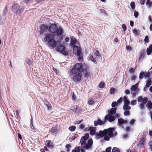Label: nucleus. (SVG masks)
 Wrapping results in <instances>:
<instances>
[{"label": "nucleus", "mask_w": 152, "mask_h": 152, "mask_svg": "<svg viewBox=\"0 0 152 152\" xmlns=\"http://www.w3.org/2000/svg\"><path fill=\"white\" fill-rule=\"evenodd\" d=\"M51 140H47L46 141V142L47 143V146L48 147H50V145L51 144H50V142H51Z\"/></svg>", "instance_id": "57"}, {"label": "nucleus", "mask_w": 152, "mask_h": 152, "mask_svg": "<svg viewBox=\"0 0 152 152\" xmlns=\"http://www.w3.org/2000/svg\"><path fill=\"white\" fill-rule=\"evenodd\" d=\"M73 53L78 57L79 61H80L83 59L82 50L80 47H76V50H75L74 51L73 50Z\"/></svg>", "instance_id": "5"}, {"label": "nucleus", "mask_w": 152, "mask_h": 152, "mask_svg": "<svg viewBox=\"0 0 152 152\" xmlns=\"http://www.w3.org/2000/svg\"><path fill=\"white\" fill-rule=\"evenodd\" d=\"M69 129L71 132H73L76 129L75 126L73 125L70 126L69 128Z\"/></svg>", "instance_id": "29"}, {"label": "nucleus", "mask_w": 152, "mask_h": 152, "mask_svg": "<svg viewBox=\"0 0 152 152\" xmlns=\"http://www.w3.org/2000/svg\"><path fill=\"white\" fill-rule=\"evenodd\" d=\"M139 15V13L138 12L135 11L134 12V16L135 18H137L138 16Z\"/></svg>", "instance_id": "58"}, {"label": "nucleus", "mask_w": 152, "mask_h": 152, "mask_svg": "<svg viewBox=\"0 0 152 152\" xmlns=\"http://www.w3.org/2000/svg\"><path fill=\"white\" fill-rule=\"evenodd\" d=\"M144 104H142V103H141L139 105V107L140 110H143L145 107L144 106Z\"/></svg>", "instance_id": "44"}, {"label": "nucleus", "mask_w": 152, "mask_h": 152, "mask_svg": "<svg viewBox=\"0 0 152 152\" xmlns=\"http://www.w3.org/2000/svg\"><path fill=\"white\" fill-rule=\"evenodd\" d=\"M89 58L90 60L93 62L95 64H96L97 62L95 58L93 56L91 55L89 56Z\"/></svg>", "instance_id": "24"}, {"label": "nucleus", "mask_w": 152, "mask_h": 152, "mask_svg": "<svg viewBox=\"0 0 152 152\" xmlns=\"http://www.w3.org/2000/svg\"><path fill=\"white\" fill-rule=\"evenodd\" d=\"M123 101L124 104H130V101L129 99L128 98V97L127 96H125L123 97Z\"/></svg>", "instance_id": "17"}, {"label": "nucleus", "mask_w": 152, "mask_h": 152, "mask_svg": "<svg viewBox=\"0 0 152 152\" xmlns=\"http://www.w3.org/2000/svg\"><path fill=\"white\" fill-rule=\"evenodd\" d=\"M143 97L142 96H140L137 98V101L138 102H141L143 99Z\"/></svg>", "instance_id": "56"}, {"label": "nucleus", "mask_w": 152, "mask_h": 152, "mask_svg": "<svg viewBox=\"0 0 152 152\" xmlns=\"http://www.w3.org/2000/svg\"><path fill=\"white\" fill-rule=\"evenodd\" d=\"M146 106L148 109L151 110L152 109V102L151 100L148 101Z\"/></svg>", "instance_id": "18"}, {"label": "nucleus", "mask_w": 152, "mask_h": 152, "mask_svg": "<svg viewBox=\"0 0 152 152\" xmlns=\"http://www.w3.org/2000/svg\"><path fill=\"white\" fill-rule=\"evenodd\" d=\"M146 4L148 7H150L152 6V2L150 0H146Z\"/></svg>", "instance_id": "28"}, {"label": "nucleus", "mask_w": 152, "mask_h": 152, "mask_svg": "<svg viewBox=\"0 0 152 152\" xmlns=\"http://www.w3.org/2000/svg\"><path fill=\"white\" fill-rule=\"evenodd\" d=\"M89 66L85 63H77L72 68L70 72L74 75L72 77V80L75 82L79 83L81 80L82 77V73L86 78H88L90 76V72L88 69Z\"/></svg>", "instance_id": "2"}, {"label": "nucleus", "mask_w": 152, "mask_h": 152, "mask_svg": "<svg viewBox=\"0 0 152 152\" xmlns=\"http://www.w3.org/2000/svg\"><path fill=\"white\" fill-rule=\"evenodd\" d=\"M87 143L90 145L89 147L91 148L92 145L93 144V141L92 138H90L87 141Z\"/></svg>", "instance_id": "27"}, {"label": "nucleus", "mask_w": 152, "mask_h": 152, "mask_svg": "<svg viewBox=\"0 0 152 152\" xmlns=\"http://www.w3.org/2000/svg\"><path fill=\"white\" fill-rule=\"evenodd\" d=\"M115 120V119L113 116L109 115V116L108 117V121L110 122H113Z\"/></svg>", "instance_id": "21"}, {"label": "nucleus", "mask_w": 152, "mask_h": 152, "mask_svg": "<svg viewBox=\"0 0 152 152\" xmlns=\"http://www.w3.org/2000/svg\"><path fill=\"white\" fill-rule=\"evenodd\" d=\"M77 106L76 105V106L75 105L74 106H72L71 107L70 110H71L73 112H76L77 110Z\"/></svg>", "instance_id": "25"}, {"label": "nucleus", "mask_w": 152, "mask_h": 152, "mask_svg": "<svg viewBox=\"0 0 152 152\" xmlns=\"http://www.w3.org/2000/svg\"><path fill=\"white\" fill-rule=\"evenodd\" d=\"M125 111L124 113V115L125 116L129 115L130 114V111L129 110H124Z\"/></svg>", "instance_id": "42"}, {"label": "nucleus", "mask_w": 152, "mask_h": 152, "mask_svg": "<svg viewBox=\"0 0 152 152\" xmlns=\"http://www.w3.org/2000/svg\"><path fill=\"white\" fill-rule=\"evenodd\" d=\"M123 98L122 97H120L119 98V99L116 102H117L118 104L121 103L123 101Z\"/></svg>", "instance_id": "51"}, {"label": "nucleus", "mask_w": 152, "mask_h": 152, "mask_svg": "<svg viewBox=\"0 0 152 152\" xmlns=\"http://www.w3.org/2000/svg\"><path fill=\"white\" fill-rule=\"evenodd\" d=\"M111 147H108L106 148L105 149V152H111Z\"/></svg>", "instance_id": "54"}, {"label": "nucleus", "mask_w": 152, "mask_h": 152, "mask_svg": "<svg viewBox=\"0 0 152 152\" xmlns=\"http://www.w3.org/2000/svg\"><path fill=\"white\" fill-rule=\"evenodd\" d=\"M117 102L115 101L113 102L111 104V106L112 107L115 108V106H118Z\"/></svg>", "instance_id": "40"}, {"label": "nucleus", "mask_w": 152, "mask_h": 152, "mask_svg": "<svg viewBox=\"0 0 152 152\" xmlns=\"http://www.w3.org/2000/svg\"><path fill=\"white\" fill-rule=\"evenodd\" d=\"M145 53V49H143L140 51V53L139 55V58H138L139 61H140L141 60H142L144 58Z\"/></svg>", "instance_id": "9"}, {"label": "nucleus", "mask_w": 152, "mask_h": 152, "mask_svg": "<svg viewBox=\"0 0 152 152\" xmlns=\"http://www.w3.org/2000/svg\"><path fill=\"white\" fill-rule=\"evenodd\" d=\"M7 6L5 7V8L3 10V14L4 15H5L7 13Z\"/></svg>", "instance_id": "60"}, {"label": "nucleus", "mask_w": 152, "mask_h": 152, "mask_svg": "<svg viewBox=\"0 0 152 152\" xmlns=\"http://www.w3.org/2000/svg\"><path fill=\"white\" fill-rule=\"evenodd\" d=\"M128 122V121L127 120H124L122 118H120L118 119L117 124L118 126H121L124 124H127Z\"/></svg>", "instance_id": "10"}, {"label": "nucleus", "mask_w": 152, "mask_h": 152, "mask_svg": "<svg viewBox=\"0 0 152 152\" xmlns=\"http://www.w3.org/2000/svg\"><path fill=\"white\" fill-rule=\"evenodd\" d=\"M144 142L145 139L144 138L142 137L140 139L139 142V143L137 144V146H139L140 144H141L142 146L140 147V148L142 147L144 144Z\"/></svg>", "instance_id": "20"}, {"label": "nucleus", "mask_w": 152, "mask_h": 152, "mask_svg": "<svg viewBox=\"0 0 152 152\" xmlns=\"http://www.w3.org/2000/svg\"><path fill=\"white\" fill-rule=\"evenodd\" d=\"M93 53L97 58L99 59L102 60V57L100 53H99L98 50L94 49L93 50Z\"/></svg>", "instance_id": "13"}, {"label": "nucleus", "mask_w": 152, "mask_h": 152, "mask_svg": "<svg viewBox=\"0 0 152 152\" xmlns=\"http://www.w3.org/2000/svg\"><path fill=\"white\" fill-rule=\"evenodd\" d=\"M90 145L88 144L87 143H86H86H84L83 144L81 145V147L82 148H84L86 149V150H89V149H91V148L89 147Z\"/></svg>", "instance_id": "15"}, {"label": "nucleus", "mask_w": 152, "mask_h": 152, "mask_svg": "<svg viewBox=\"0 0 152 152\" xmlns=\"http://www.w3.org/2000/svg\"><path fill=\"white\" fill-rule=\"evenodd\" d=\"M100 12L104 15H105L106 14L105 11L103 9H100Z\"/></svg>", "instance_id": "64"}, {"label": "nucleus", "mask_w": 152, "mask_h": 152, "mask_svg": "<svg viewBox=\"0 0 152 152\" xmlns=\"http://www.w3.org/2000/svg\"><path fill=\"white\" fill-rule=\"evenodd\" d=\"M144 41L145 43H147L149 42L148 37V36H146L144 39Z\"/></svg>", "instance_id": "48"}, {"label": "nucleus", "mask_w": 152, "mask_h": 152, "mask_svg": "<svg viewBox=\"0 0 152 152\" xmlns=\"http://www.w3.org/2000/svg\"><path fill=\"white\" fill-rule=\"evenodd\" d=\"M145 73L144 72L141 71L139 74V78L140 79H142L144 77H145Z\"/></svg>", "instance_id": "22"}, {"label": "nucleus", "mask_w": 152, "mask_h": 152, "mask_svg": "<svg viewBox=\"0 0 152 152\" xmlns=\"http://www.w3.org/2000/svg\"><path fill=\"white\" fill-rule=\"evenodd\" d=\"M126 50L128 51L129 52H130L132 50V48L129 45L128 46L126 45Z\"/></svg>", "instance_id": "43"}, {"label": "nucleus", "mask_w": 152, "mask_h": 152, "mask_svg": "<svg viewBox=\"0 0 152 152\" xmlns=\"http://www.w3.org/2000/svg\"><path fill=\"white\" fill-rule=\"evenodd\" d=\"M122 28L123 29L124 31L125 32L127 29L126 25L125 24H123L122 25Z\"/></svg>", "instance_id": "50"}, {"label": "nucleus", "mask_w": 152, "mask_h": 152, "mask_svg": "<svg viewBox=\"0 0 152 152\" xmlns=\"http://www.w3.org/2000/svg\"><path fill=\"white\" fill-rule=\"evenodd\" d=\"M137 88L136 87H135L134 85H133L132 86L130 90L131 91H136L137 89Z\"/></svg>", "instance_id": "41"}, {"label": "nucleus", "mask_w": 152, "mask_h": 152, "mask_svg": "<svg viewBox=\"0 0 152 152\" xmlns=\"http://www.w3.org/2000/svg\"><path fill=\"white\" fill-rule=\"evenodd\" d=\"M102 121L99 118L97 119V120L94 121V124L95 126H96L98 125L102 126Z\"/></svg>", "instance_id": "12"}, {"label": "nucleus", "mask_w": 152, "mask_h": 152, "mask_svg": "<svg viewBox=\"0 0 152 152\" xmlns=\"http://www.w3.org/2000/svg\"><path fill=\"white\" fill-rule=\"evenodd\" d=\"M116 90V89L113 87L111 88L110 90V94H114Z\"/></svg>", "instance_id": "36"}, {"label": "nucleus", "mask_w": 152, "mask_h": 152, "mask_svg": "<svg viewBox=\"0 0 152 152\" xmlns=\"http://www.w3.org/2000/svg\"><path fill=\"white\" fill-rule=\"evenodd\" d=\"M152 83L151 78L147 79L145 85L146 88H148L152 85Z\"/></svg>", "instance_id": "14"}, {"label": "nucleus", "mask_w": 152, "mask_h": 152, "mask_svg": "<svg viewBox=\"0 0 152 152\" xmlns=\"http://www.w3.org/2000/svg\"><path fill=\"white\" fill-rule=\"evenodd\" d=\"M105 85V83L103 81L100 82L98 86L100 88H104Z\"/></svg>", "instance_id": "23"}, {"label": "nucleus", "mask_w": 152, "mask_h": 152, "mask_svg": "<svg viewBox=\"0 0 152 152\" xmlns=\"http://www.w3.org/2000/svg\"><path fill=\"white\" fill-rule=\"evenodd\" d=\"M107 129L108 131H109L110 132V134H108V137H109V140L110 138L113 137L117 135L118 133L116 131L114 133V132L115 131V127H110L108 128Z\"/></svg>", "instance_id": "7"}, {"label": "nucleus", "mask_w": 152, "mask_h": 152, "mask_svg": "<svg viewBox=\"0 0 152 152\" xmlns=\"http://www.w3.org/2000/svg\"><path fill=\"white\" fill-rule=\"evenodd\" d=\"M90 131V135L92 136L94 135L95 134L96 132V128L95 127H92Z\"/></svg>", "instance_id": "19"}, {"label": "nucleus", "mask_w": 152, "mask_h": 152, "mask_svg": "<svg viewBox=\"0 0 152 152\" xmlns=\"http://www.w3.org/2000/svg\"><path fill=\"white\" fill-rule=\"evenodd\" d=\"M26 61L28 65H30L32 64V62L30 60L29 58H27L26 59Z\"/></svg>", "instance_id": "39"}, {"label": "nucleus", "mask_w": 152, "mask_h": 152, "mask_svg": "<svg viewBox=\"0 0 152 152\" xmlns=\"http://www.w3.org/2000/svg\"><path fill=\"white\" fill-rule=\"evenodd\" d=\"M150 148L151 151H152V141H150L148 143Z\"/></svg>", "instance_id": "53"}, {"label": "nucleus", "mask_w": 152, "mask_h": 152, "mask_svg": "<svg viewBox=\"0 0 152 152\" xmlns=\"http://www.w3.org/2000/svg\"><path fill=\"white\" fill-rule=\"evenodd\" d=\"M133 33L135 36H138L139 35L138 31L137 29L135 28H134L133 30Z\"/></svg>", "instance_id": "33"}, {"label": "nucleus", "mask_w": 152, "mask_h": 152, "mask_svg": "<svg viewBox=\"0 0 152 152\" xmlns=\"http://www.w3.org/2000/svg\"><path fill=\"white\" fill-rule=\"evenodd\" d=\"M92 127H91L90 126H88L87 127H86V128H84L83 129V130L84 131H85V132H86L87 131H89L91 130V129Z\"/></svg>", "instance_id": "52"}, {"label": "nucleus", "mask_w": 152, "mask_h": 152, "mask_svg": "<svg viewBox=\"0 0 152 152\" xmlns=\"http://www.w3.org/2000/svg\"><path fill=\"white\" fill-rule=\"evenodd\" d=\"M126 131L127 133H129L131 131V127L129 126L126 127Z\"/></svg>", "instance_id": "47"}, {"label": "nucleus", "mask_w": 152, "mask_h": 152, "mask_svg": "<svg viewBox=\"0 0 152 152\" xmlns=\"http://www.w3.org/2000/svg\"><path fill=\"white\" fill-rule=\"evenodd\" d=\"M89 137V134L88 133H86L84 136H82L80 140L81 144L82 145L84 143H86V141L88 139Z\"/></svg>", "instance_id": "8"}, {"label": "nucleus", "mask_w": 152, "mask_h": 152, "mask_svg": "<svg viewBox=\"0 0 152 152\" xmlns=\"http://www.w3.org/2000/svg\"><path fill=\"white\" fill-rule=\"evenodd\" d=\"M146 53L148 55H150L151 54V52H152V51H151V50H150L148 48H147L146 49Z\"/></svg>", "instance_id": "49"}, {"label": "nucleus", "mask_w": 152, "mask_h": 152, "mask_svg": "<svg viewBox=\"0 0 152 152\" xmlns=\"http://www.w3.org/2000/svg\"><path fill=\"white\" fill-rule=\"evenodd\" d=\"M137 104V100H133L131 101V104L132 105H134Z\"/></svg>", "instance_id": "46"}, {"label": "nucleus", "mask_w": 152, "mask_h": 152, "mask_svg": "<svg viewBox=\"0 0 152 152\" xmlns=\"http://www.w3.org/2000/svg\"><path fill=\"white\" fill-rule=\"evenodd\" d=\"M47 106L48 109V110H50L52 108V106L50 103L49 102L45 104Z\"/></svg>", "instance_id": "34"}, {"label": "nucleus", "mask_w": 152, "mask_h": 152, "mask_svg": "<svg viewBox=\"0 0 152 152\" xmlns=\"http://www.w3.org/2000/svg\"><path fill=\"white\" fill-rule=\"evenodd\" d=\"M110 131H108L107 129H105L103 130H100L99 132H97L95 134V136L97 139H99L100 138L104 137V139L105 141H109V137L108 134H110Z\"/></svg>", "instance_id": "3"}, {"label": "nucleus", "mask_w": 152, "mask_h": 152, "mask_svg": "<svg viewBox=\"0 0 152 152\" xmlns=\"http://www.w3.org/2000/svg\"><path fill=\"white\" fill-rule=\"evenodd\" d=\"M139 90V89L138 88H137L136 91H135V92H134L133 93V97H134L135 96L136 94L138 93Z\"/></svg>", "instance_id": "59"}, {"label": "nucleus", "mask_w": 152, "mask_h": 152, "mask_svg": "<svg viewBox=\"0 0 152 152\" xmlns=\"http://www.w3.org/2000/svg\"><path fill=\"white\" fill-rule=\"evenodd\" d=\"M135 70V69H134L133 67H131L129 69V72L130 73H132Z\"/></svg>", "instance_id": "55"}, {"label": "nucleus", "mask_w": 152, "mask_h": 152, "mask_svg": "<svg viewBox=\"0 0 152 152\" xmlns=\"http://www.w3.org/2000/svg\"><path fill=\"white\" fill-rule=\"evenodd\" d=\"M30 127L32 131L33 132H35L37 130V129L34 127V126H31Z\"/></svg>", "instance_id": "61"}, {"label": "nucleus", "mask_w": 152, "mask_h": 152, "mask_svg": "<svg viewBox=\"0 0 152 152\" xmlns=\"http://www.w3.org/2000/svg\"><path fill=\"white\" fill-rule=\"evenodd\" d=\"M148 22L151 23H152V18H151V16L149 15L148 17Z\"/></svg>", "instance_id": "63"}, {"label": "nucleus", "mask_w": 152, "mask_h": 152, "mask_svg": "<svg viewBox=\"0 0 152 152\" xmlns=\"http://www.w3.org/2000/svg\"><path fill=\"white\" fill-rule=\"evenodd\" d=\"M83 121V120L81 119L79 121H75L76 123L75 124H79L81 123Z\"/></svg>", "instance_id": "62"}, {"label": "nucleus", "mask_w": 152, "mask_h": 152, "mask_svg": "<svg viewBox=\"0 0 152 152\" xmlns=\"http://www.w3.org/2000/svg\"><path fill=\"white\" fill-rule=\"evenodd\" d=\"M112 152H120V151L118 148L115 147L113 148Z\"/></svg>", "instance_id": "32"}, {"label": "nucleus", "mask_w": 152, "mask_h": 152, "mask_svg": "<svg viewBox=\"0 0 152 152\" xmlns=\"http://www.w3.org/2000/svg\"><path fill=\"white\" fill-rule=\"evenodd\" d=\"M130 5L132 9L134 10L135 8V3L134 1L131 2L130 3Z\"/></svg>", "instance_id": "31"}, {"label": "nucleus", "mask_w": 152, "mask_h": 152, "mask_svg": "<svg viewBox=\"0 0 152 152\" xmlns=\"http://www.w3.org/2000/svg\"><path fill=\"white\" fill-rule=\"evenodd\" d=\"M129 104H124L123 107V109L124 110H129L131 109V107L129 106Z\"/></svg>", "instance_id": "16"}, {"label": "nucleus", "mask_w": 152, "mask_h": 152, "mask_svg": "<svg viewBox=\"0 0 152 152\" xmlns=\"http://www.w3.org/2000/svg\"><path fill=\"white\" fill-rule=\"evenodd\" d=\"M117 109V108L116 107L112 108L110 110H108L107 115H114L116 113Z\"/></svg>", "instance_id": "11"}, {"label": "nucleus", "mask_w": 152, "mask_h": 152, "mask_svg": "<svg viewBox=\"0 0 152 152\" xmlns=\"http://www.w3.org/2000/svg\"><path fill=\"white\" fill-rule=\"evenodd\" d=\"M70 46L73 48V50L74 51V50H76V47H78L76 45H79V43L76 38H73L72 37L70 38Z\"/></svg>", "instance_id": "6"}, {"label": "nucleus", "mask_w": 152, "mask_h": 152, "mask_svg": "<svg viewBox=\"0 0 152 152\" xmlns=\"http://www.w3.org/2000/svg\"><path fill=\"white\" fill-rule=\"evenodd\" d=\"M72 99L74 101H75L76 100V95L74 92H72Z\"/></svg>", "instance_id": "45"}, {"label": "nucleus", "mask_w": 152, "mask_h": 152, "mask_svg": "<svg viewBox=\"0 0 152 152\" xmlns=\"http://www.w3.org/2000/svg\"><path fill=\"white\" fill-rule=\"evenodd\" d=\"M40 35L44 34L45 32H47L45 34V37L44 38V40L45 42H47L49 46L54 48L57 45L58 42L55 40L54 38H58V45L56 48V50L57 52L61 53L64 56H67L69 54L68 52L66 50V48L64 46L61 45V41L63 39L62 36L63 35L64 31L62 27L61 26L58 27L56 23H48V25L42 24L41 25L40 27Z\"/></svg>", "instance_id": "1"}, {"label": "nucleus", "mask_w": 152, "mask_h": 152, "mask_svg": "<svg viewBox=\"0 0 152 152\" xmlns=\"http://www.w3.org/2000/svg\"><path fill=\"white\" fill-rule=\"evenodd\" d=\"M109 116V115H107L105 116L102 122L103 125H104L106 123L107 121L108 120V117Z\"/></svg>", "instance_id": "26"}, {"label": "nucleus", "mask_w": 152, "mask_h": 152, "mask_svg": "<svg viewBox=\"0 0 152 152\" xmlns=\"http://www.w3.org/2000/svg\"><path fill=\"white\" fill-rule=\"evenodd\" d=\"M145 78H147V79H149L150 78H151L150 77L151 75L148 72H145Z\"/></svg>", "instance_id": "35"}, {"label": "nucleus", "mask_w": 152, "mask_h": 152, "mask_svg": "<svg viewBox=\"0 0 152 152\" xmlns=\"http://www.w3.org/2000/svg\"><path fill=\"white\" fill-rule=\"evenodd\" d=\"M148 98L147 97H144L142 101V103L145 104L148 101Z\"/></svg>", "instance_id": "38"}, {"label": "nucleus", "mask_w": 152, "mask_h": 152, "mask_svg": "<svg viewBox=\"0 0 152 152\" xmlns=\"http://www.w3.org/2000/svg\"><path fill=\"white\" fill-rule=\"evenodd\" d=\"M50 132L52 133H55L57 131L56 128L55 127H52L50 130Z\"/></svg>", "instance_id": "37"}, {"label": "nucleus", "mask_w": 152, "mask_h": 152, "mask_svg": "<svg viewBox=\"0 0 152 152\" xmlns=\"http://www.w3.org/2000/svg\"><path fill=\"white\" fill-rule=\"evenodd\" d=\"M12 11L14 13L19 15L23 11L22 7H21L18 3H14L12 5Z\"/></svg>", "instance_id": "4"}, {"label": "nucleus", "mask_w": 152, "mask_h": 152, "mask_svg": "<svg viewBox=\"0 0 152 152\" xmlns=\"http://www.w3.org/2000/svg\"><path fill=\"white\" fill-rule=\"evenodd\" d=\"M65 148L66 149V151L67 152H69L70 151L71 148V145L69 144H67L65 146Z\"/></svg>", "instance_id": "30"}]
</instances>
